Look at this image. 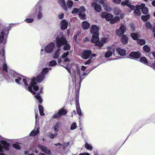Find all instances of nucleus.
<instances>
[{
  "instance_id": "obj_2",
  "label": "nucleus",
  "mask_w": 155,
  "mask_h": 155,
  "mask_svg": "<svg viewBox=\"0 0 155 155\" xmlns=\"http://www.w3.org/2000/svg\"><path fill=\"white\" fill-rule=\"evenodd\" d=\"M121 4L123 5H126L132 10H134V13L138 16H140L141 15L140 10H141L143 13L147 14L148 12V9L145 6L144 3L141 4L140 5H137L135 6L131 5L129 0H125L121 2Z\"/></svg>"
},
{
  "instance_id": "obj_36",
  "label": "nucleus",
  "mask_w": 155,
  "mask_h": 155,
  "mask_svg": "<svg viewBox=\"0 0 155 155\" xmlns=\"http://www.w3.org/2000/svg\"><path fill=\"white\" fill-rule=\"evenodd\" d=\"M51 68H44L42 70V71L41 73V74H43V75H44V76H45V74H47L49 70H51Z\"/></svg>"
},
{
  "instance_id": "obj_3",
  "label": "nucleus",
  "mask_w": 155,
  "mask_h": 155,
  "mask_svg": "<svg viewBox=\"0 0 155 155\" xmlns=\"http://www.w3.org/2000/svg\"><path fill=\"white\" fill-rule=\"evenodd\" d=\"M67 43V41L63 36H58L56 39V44L57 47L59 48L63 45H64L63 49L65 50H69L70 48V46Z\"/></svg>"
},
{
  "instance_id": "obj_10",
  "label": "nucleus",
  "mask_w": 155,
  "mask_h": 155,
  "mask_svg": "<svg viewBox=\"0 0 155 155\" xmlns=\"http://www.w3.org/2000/svg\"><path fill=\"white\" fill-rule=\"evenodd\" d=\"M107 49L108 50L105 53V57L106 58H108L112 56L115 49L112 47H107Z\"/></svg>"
},
{
  "instance_id": "obj_54",
  "label": "nucleus",
  "mask_w": 155,
  "mask_h": 155,
  "mask_svg": "<svg viewBox=\"0 0 155 155\" xmlns=\"http://www.w3.org/2000/svg\"><path fill=\"white\" fill-rule=\"evenodd\" d=\"M149 64L151 67L155 69V61L154 62V63H152V64H150L149 63Z\"/></svg>"
},
{
  "instance_id": "obj_57",
  "label": "nucleus",
  "mask_w": 155,
  "mask_h": 155,
  "mask_svg": "<svg viewBox=\"0 0 155 155\" xmlns=\"http://www.w3.org/2000/svg\"><path fill=\"white\" fill-rule=\"evenodd\" d=\"M64 16V14L63 13H61V14H60L58 15V18L60 19H61Z\"/></svg>"
},
{
  "instance_id": "obj_28",
  "label": "nucleus",
  "mask_w": 155,
  "mask_h": 155,
  "mask_svg": "<svg viewBox=\"0 0 155 155\" xmlns=\"http://www.w3.org/2000/svg\"><path fill=\"white\" fill-rule=\"evenodd\" d=\"M82 27L83 29H88L90 27V24L87 21H84L82 24Z\"/></svg>"
},
{
  "instance_id": "obj_13",
  "label": "nucleus",
  "mask_w": 155,
  "mask_h": 155,
  "mask_svg": "<svg viewBox=\"0 0 155 155\" xmlns=\"http://www.w3.org/2000/svg\"><path fill=\"white\" fill-rule=\"evenodd\" d=\"M92 53L91 51L90 50L84 51L81 55V58L84 59H88Z\"/></svg>"
},
{
  "instance_id": "obj_37",
  "label": "nucleus",
  "mask_w": 155,
  "mask_h": 155,
  "mask_svg": "<svg viewBox=\"0 0 155 155\" xmlns=\"http://www.w3.org/2000/svg\"><path fill=\"white\" fill-rule=\"evenodd\" d=\"M140 62L144 64H146L148 63V61L145 57H141L140 59Z\"/></svg>"
},
{
  "instance_id": "obj_63",
  "label": "nucleus",
  "mask_w": 155,
  "mask_h": 155,
  "mask_svg": "<svg viewBox=\"0 0 155 155\" xmlns=\"http://www.w3.org/2000/svg\"><path fill=\"white\" fill-rule=\"evenodd\" d=\"M152 5L155 7V0L153 1L152 3Z\"/></svg>"
},
{
  "instance_id": "obj_48",
  "label": "nucleus",
  "mask_w": 155,
  "mask_h": 155,
  "mask_svg": "<svg viewBox=\"0 0 155 155\" xmlns=\"http://www.w3.org/2000/svg\"><path fill=\"white\" fill-rule=\"evenodd\" d=\"M13 147L19 150L21 148L20 146L17 144H14L13 145Z\"/></svg>"
},
{
  "instance_id": "obj_11",
  "label": "nucleus",
  "mask_w": 155,
  "mask_h": 155,
  "mask_svg": "<svg viewBox=\"0 0 155 155\" xmlns=\"http://www.w3.org/2000/svg\"><path fill=\"white\" fill-rule=\"evenodd\" d=\"M0 143L1 145H0V152L2 151L3 148L6 150H8V149L9 143L4 140L1 141Z\"/></svg>"
},
{
  "instance_id": "obj_55",
  "label": "nucleus",
  "mask_w": 155,
  "mask_h": 155,
  "mask_svg": "<svg viewBox=\"0 0 155 155\" xmlns=\"http://www.w3.org/2000/svg\"><path fill=\"white\" fill-rule=\"evenodd\" d=\"M91 59H89V60H87V61H86L85 63V65H86L87 64H90L91 62Z\"/></svg>"
},
{
  "instance_id": "obj_23",
  "label": "nucleus",
  "mask_w": 155,
  "mask_h": 155,
  "mask_svg": "<svg viewBox=\"0 0 155 155\" xmlns=\"http://www.w3.org/2000/svg\"><path fill=\"white\" fill-rule=\"evenodd\" d=\"M3 52H4V54L3 55V56L4 57V60L3 61V62L4 63L3 65H2V69L3 70L6 72L7 73L8 72V70H7V64L5 63V57L4 56V50H3Z\"/></svg>"
},
{
  "instance_id": "obj_61",
  "label": "nucleus",
  "mask_w": 155,
  "mask_h": 155,
  "mask_svg": "<svg viewBox=\"0 0 155 155\" xmlns=\"http://www.w3.org/2000/svg\"><path fill=\"white\" fill-rule=\"evenodd\" d=\"M86 67L85 66H82L81 67V70L83 71H85L86 70Z\"/></svg>"
},
{
  "instance_id": "obj_41",
  "label": "nucleus",
  "mask_w": 155,
  "mask_h": 155,
  "mask_svg": "<svg viewBox=\"0 0 155 155\" xmlns=\"http://www.w3.org/2000/svg\"><path fill=\"white\" fill-rule=\"evenodd\" d=\"M150 17V15H142L141 17V18L142 20L144 21H146L148 20V19H149Z\"/></svg>"
},
{
  "instance_id": "obj_38",
  "label": "nucleus",
  "mask_w": 155,
  "mask_h": 155,
  "mask_svg": "<svg viewBox=\"0 0 155 155\" xmlns=\"http://www.w3.org/2000/svg\"><path fill=\"white\" fill-rule=\"evenodd\" d=\"M85 147L87 149L90 150H91L93 149V147L91 145L88 143H85Z\"/></svg>"
},
{
  "instance_id": "obj_17",
  "label": "nucleus",
  "mask_w": 155,
  "mask_h": 155,
  "mask_svg": "<svg viewBox=\"0 0 155 155\" xmlns=\"http://www.w3.org/2000/svg\"><path fill=\"white\" fill-rule=\"evenodd\" d=\"M38 146L39 149H41V151L43 152H44V153L48 155L50 154V150L47 147L41 145H38Z\"/></svg>"
},
{
  "instance_id": "obj_32",
  "label": "nucleus",
  "mask_w": 155,
  "mask_h": 155,
  "mask_svg": "<svg viewBox=\"0 0 155 155\" xmlns=\"http://www.w3.org/2000/svg\"><path fill=\"white\" fill-rule=\"evenodd\" d=\"M120 18L117 17L116 16L114 18H112L110 21V23L111 24H114L117 21H119L120 20Z\"/></svg>"
},
{
  "instance_id": "obj_52",
  "label": "nucleus",
  "mask_w": 155,
  "mask_h": 155,
  "mask_svg": "<svg viewBox=\"0 0 155 155\" xmlns=\"http://www.w3.org/2000/svg\"><path fill=\"white\" fill-rule=\"evenodd\" d=\"M146 25L147 28H150L151 27V24L149 22H147L146 23Z\"/></svg>"
},
{
  "instance_id": "obj_30",
  "label": "nucleus",
  "mask_w": 155,
  "mask_h": 155,
  "mask_svg": "<svg viewBox=\"0 0 155 155\" xmlns=\"http://www.w3.org/2000/svg\"><path fill=\"white\" fill-rule=\"evenodd\" d=\"M61 51V49L60 48H58L57 50L55 52L53 56V58H54L57 59L58 58L60 55L59 52Z\"/></svg>"
},
{
  "instance_id": "obj_16",
  "label": "nucleus",
  "mask_w": 155,
  "mask_h": 155,
  "mask_svg": "<svg viewBox=\"0 0 155 155\" xmlns=\"http://www.w3.org/2000/svg\"><path fill=\"white\" fill-rule=\"evenodd\" d=\"M67 111L64 109H61L58 112L55 114H54L53 117L54 118L56 119L60 117L62 115H64L67 114Z\"/></svg>"
},
{
  "instance_id": "obj_47",
  "label": "nucleus",
  "mask_w": 155,
  "mask_h": 155,
  "mask_svg": "<svg viewBox=\"0 0 155 155\" xmlns=\"http://www.w3.org/2000/svg\"><path fill=\"white\" fill-rule=\"evenodd\" d=\"M58 134L57 133H55L54 134H49V136L51 138L53 139L56 137Z\"/></svg>"
},
{
  "instance_id": "obj_43",
  "label": "nucleus",
  "mask_w": 155,
  "mask_h": 155,
  "mask_svg": "<svg viewBox=\"0 0 155 155\" xmlns=\"http://www.w3.org/2000/svg\"><path fill=\"white\" fill-rule=\"evenodd\" d=\"M77 127V124L75 122L73 123L71 125L70 129L71 130H73Z\"/></svg>"
},
{
  "instance_id": "obj_59",
  "label": "nucleus",
  "mask_w": 155,
  "mask_h": 155,
  "mask_svg": "<svg viewBox=\"0 0 155 155\" xmlns=\"http://www.w3.org/2000/svg\"><path fill=\"white\" fill-rule=\"evenodd\" d=\"M99 3L100 4L103 5L105 4H104V1L103 0H99Z\"/></svg>"
},
{
  "instance_id": "obj_39",
  "label": "nucleus",
  "mask_w": 155,
  "mask_h": 155,
  "mask_svg": "<svg viewBox=\"0 0 155 155\" xmlns=\"http://www.w3.org/2000/svg\"><path fill=\"white\" fill-rule=\"evenodd\" d=\"M103 7L108 12H110L112 10L111 8L108 6L107 4L104 5Z\"/></svg>"
},
{
  "instance_id": "obj_26",
  "label": "nucleus",
  "mask_w": 155,
  "mask_h": 155,
  "mask_svg": "<svg viewBox=\"0 0 155 155\" xmlns=\"http://www.w3.org/2000/svg\"><path fill=\"white\" fill-rule=\"evenodd\" d=\"M45 76L44 75H43L41 74L38 76L36 78V81L38 82H40L42 81L45 78Z\"/></svg>"
},
{
  "instance_id": "obj_46",
  "label": "nucleus",
  "mask_w": 155,
  "mask_h": 155,
  "mask_svg": "<svg viewBox=\"0 0 155 155\" xmlns=\"http://www.w3.org/2000/svg\"><path fill=\"white\" fill-rule=\"evenodd\" d=\"M25 21L27 23H30L32 22L34 19L33 18H26L25 19Z\"/></svg>"
},
{
  "instance_id": "obj_60",
  "label": "nucleus",
  "mask_w": 155,
  "mask_h": 155,
  "mask_svg": "<svg viewBox=\"0 0 155 155\" xmlns=\"http://www.w3.org/2000/svg\"><path fill=\"white\" fill-rule=\"evenodd\" d=\"M90 55L91 56V59H92L93 58L96 57V54H91Z\"/></svg>"
},
{
  "instance_id": "obj_44",
  "label": "nucleus",
  "mask_w": 155,
  "mask_h": 155,
  "mask_svg": "<svg viewBox=\"0 0 155 155\" xmlns=\"http://www.w3.org/2000/svg\"><path fill=\"white\" fill-rule=\"evenodd\" d=\"M36 98L38 100L39 103L41 104L42 102V100L41 99V97L40 96L39 94H38L35 96Z\"/></svg>"
},
{
  "instance_id": "obj_5",
  "label": "nucleus",
  "mask_w": 155,
  "mask_h": 155,
  "mask_svg": "<svg viewBox=\"0 0 155 155\" xmlns=\"http://www.w3.org/2000/svg\"><path fill=\"white\" fill-rule=\"evenodd\" d=\"M9 30L7 27L2 29L0 33V43L5 45L6 41Z\"/></svg>"
},
{
  "instance_id": "obj_24",
  "label": "nucleus",
  "mask_w": 155,
  "mask_h": 155,
  "mask_svg": "<svg viewBox=\"0 0 155 155\" xmlns=\"http://www.w3.org/2000/svg\"><path fill=\"white\" fill-rule=\"evenodd\" d=\"M61 28L64 30L67 28L68 23L65 20H63L61 21Z\"/></svg>"
},
{
  "instance_id": "obj_14",
  "label": "nucleus",
  "mask_w": 155,
  "mask_h": 155,
  "mask_svg": "<svg viewBox=\"0 0 155 155\" xmlns=\"http://www.w3.org/2000/svg\"><path fill=\"white\" fill-rule=\"evenodd\" d=\"M101 17L102 18H105L107 21H111V20L113 18V15L110 13H107L103 12L101 13Z\"/></svg>"
},
{
  "instance_id": "obj_64",
  "label": "nucleus",
  "mask_w": 155,
  "mask_h": 155,
  "mask_svg": "<svg viewBox=\"0 0 155 155\" xmlns=\"http://www.w3.org/2000/svg\"><path fill=\"white\" fill-rule=\"evenodd\" d=\"M58 63H60L61 62V58H59L58 59Z\"/></svg>"
},
{
  "instance_id": "obj_4",
  "label": "nucleus",
  "mask_w": 155,
  "mask_h": 155,
  "mask_svg": "<svg viewBox=\"0 0 155 155\" xmlns=\"http://www.w3.org/2000/svg\"><path fill=\"white\" fill-rule=\"evenodd\" d=\"M99 35H93L92 38L91 40L92 42L96 43L97 45L99 47H102L104 44L106 42H107L109 39L107 38L104 37L102 38L100 41L99 40Z\"/></svg>"
},
{
  "instance_id": "obj_40",
  "label": "nucleus",
  "mask_w": 155,
  "mask_h": 155,
  "mask_svg": "<svg viewBox=\"0 0 155 155\" xmlns=\"http://www.w3.org/2000/svg\"><path fill=\"white\" fill-rule=\"evenodd\" d=\"M137 43L142 45L145 44V41L144 39H137Z\"/></svg>"
},
{
  "instance_id": "obj_25",
  "label": "nucleus",
  "mask_w": 155,
  "mask_h": 155,
  "mask_svg": "<svg viewBox=\"0 0 155 155\" xmlns=\"http://www.w3.org/2000/svg\"><path fill=\"white\" fill-rule=\"evenodd\" d=\"M59 4L61 6L63 9L65 10H66L67 8L66 6L65 2L64 0H58Z\"/></svg>"
},
{
  "instance_id": "obj_21",
  "label": "nucleus",
  "mask_w": 155,
  "mask_h": 155,
  "mask_svg": "<svg viewBox=\"0 0 155 155\" xmlns=\"http://www.w3.org/2000/svg\"><path fill=\"white\" fill-rule=\"evenodd\" d=\"M91 6L94 7L95 10L98 12H100L101 10V6L96 3L93 2L91 4Z\"/></svg>"
},
{
  "instance_id": "obj_22",
  "label": "nucleus",
  "mask_w": 155,
  "mask_h": 155,
  "mask_svg": "<svg viewBox=\"0 0 155 155\" xmlns=\"http://www.w3.org/2000/svg\"><path fill=\"white\" fill-rule=\"evenodd\" d=\"M39 127H38L35 126L34 129L33 130L30 134L31 136H35L39 132Z\"/></svg>"
},
{
  "instance_id": "obj_19",
  "label": "nucleus",
  "mask_w": 155,
  "mask_h": 155,
  "mask_svg": "<svg viewBox=\"0 0 155 155\" xmlns=\"http://www.w3.org/2000/svg\"><path fill=\"white\" fill-rule=\"evenodd\" d=\"M70 61L68 58H65L64 60V64L66 65V66H63L68 71V72L70 73V71L69 69V67L70 66Z\"/></svg>"
},
{
  "instance_id": "obj_58",
  "label": "nucleus",
  "mask_w": 155,
  "mask_h": 155,
  "mask_svg": "<svg viewBox=\"0 0 155 155\" xmlns=\"http://www.w3.org/2000/svg\"><path fill=\"white\" fill-rule=\"evenodd\" d=\"M69 145V143H64L63 145V147H66L68 146Z\"/></svg>"
},
{
  "instance_id": "obj_15",
  "label": "nucleus",
  "mask_w": 155,
  "mask_h": 155,
  "mask_svg": "<svg viewBox=\"0 0 155 155\" xmlns=\"http://www.w3.org/2000/svg\"><path fill=\"white\" fill-rule=\"evenodd\" d=\"M85 11V9L84 6H81L79 8V16L81 19L84 20L86 19V15L84 13Z\"/></svg>"
},
{
  "instance_id": "obj_53",
  "label": "nucleus",
  "mask_w": 155,
  "mask_h": 155,
  "mask_svg": "<svg viewBox=\"0 0 155 155\" xmlns=\"http://www.w3.org/2000/svg\"><path fill=\"white\" fill-rule=\"evenodd\" d=\"M54 145L57 146H58L59 147H63V145L60 143H55L54 144Z\"/></svg>"
},
{
  "instance_id": "obj_20",
  "label": "nucleus",
  "mask_w": 155,
  "mask_h": 155,
  "mask_svg": "<svg viewBox=\"0 0 155 155\" xmlns=\"http://www.w3.org/2000/svg\"><path fill=\"white\" fill-rule=\"evenodd\" d=\"M141 55L139 51L131 52L129 54L131 57L136 59L139 58Z\"/></svg>"
},
{
  "instance_id": "obj_51",
  "label": "nucleus",
  "mask_w": 155,
  "mask_h": 155,
  "mask_svg": "<svg viewBox=\"0 0 155 155\" xmlns=\"http://www.w3.org/2000/svg\"><path fill=\"white\" fill-rule=\"evenodd\" d=\"M79 12V10L77 8H74L73 10L72 11V13L73 14L77 13Z\"/></svg>"
},
{
  "instance_id": "obj_33",
  "label": "nucleus",
  "mask_w": 155,
  "mask_h": 155,
  "mask_svg": "<svg viewBox=\"0 0 155 155\" xmlns=\"http://www.w3.org/2000/svg\"><path fill=\"white\" fill-rule=\"evenodd\" d=\"M59 126L60 124L59 122H57L54 126L53 128L55 132H57L58 131V129L59 127Z\"/></svg>"
},
{
  "instance_id": "obj_6",
  "label": "nucleus",
  "mask_w": 155,
  "mask_h": 155,
  "mask_svg": "<svg viewBox=\"0 0 155 155\" xmlns=\"http://www.w3.org/2000/svg\"><path fill=\"white\" fill-rule=\"evenodd\" d=\"M40 2H38L34 8L33 12L34 13L33 16H35L36 14L37 13V18L38 19H41L42 17V14L41 11L42 10V8L40 5Z\"/></svg>"
},
{
  "instance_id": "obj_12",
  "label": "nucleus",
  "mask_w": 155,
  "mask_h": 155,
  "mask_svg": "<svg viewBox=\"0 0 155 155\" xmlns=\"http://www.w3.org/2000/svg\"><path fill=\"white\" fill-rule=\"evenodd\" d=\"M99 28L95 25H92L90 28L91 33L93 34V35H99L98 31Z\"/></svg>"
},
{
  "instance_id": "obj_34",
  "label": "nucleus",
  "mask_w": 155,
  "mask_h": 155,
  "mask_svg": "<svg viewBox=\"0 0 155 155\" xmlns=\"http://www.w3.org/2000/svg\"><path fill=\"white\" fill-rule=\"evenodd\" d=\"M38 109L40 115L41 116H44L45 115V114L43 112L44 108L43 106L41 105H39L38 106Z\"/></svg>"
},
{
  "instance_id": "obj_18",
  "label": "nucleus",
  "mask_w": 155,
  "mask_h": 155,
  "mask_svg": "<svg viewBox=\"0 0 155 155\" xmlns=\"http://www.w3.org/2000/svg\"><path fill=\"white\" fill-rule=\"evenodd\" d=\"M76 98L75 104L77 113L79 115L81 116V113L79 106V97L78 95H76Z\"/></svg>"
},
{
  "instance_id": "obj_49",
  "label": "nucleus",
  "mask_w": 155,
  "mask_h": 155,
  "mask_svg": "<svg viewBox=\"0 0 155 155\" xmlns=\"http://www.w3.org/2000/svg\"><path fill=\"white\" fill-rule=\"evenodd\" d=\"M155 58V52H153L152 53H150L149 54V56L150 58L151 59H152V55Z\"/></svg>"
},
{
  "instance_id": "obj_42",
  "label": "nucleus",
  "mask_w": 155,
  "mask_h": 155,
  "mask_svg": "<svg viewBox=\"0 0 155 155\" xmlns=\"http://www.w3.org/2000/svg\"><path fill=\"white\" fill-rule=\"evenodd\" d=\"M57 64L56 61L55 60H52L49 62V65L50 66H53L56 65Z\"/></svg>"
},
{
  "instance_id": "obj_9",
  "label": "nucleus",
  "mask_w": 155,
  "mask_h": 155,
  "mask_svg": "<svg viewBox=\"0 0 155 155\" xmlns=\"http://www.w3.org/2000/svg\"><path fill=\"white\" fill-rule=\"evenodd\" d=\"M126 31V26L125 25H122L119 28L116 30V33L118 36H121L124 34Z\"/></svg>"
},
{
  "instance_id": "obj_62",
  "label": "nucleus",
  "mask_w": 155,
  "mask_h": 155,
  "mask_svg": "<svg viewBox=\"0 0 155 155\" xmlns=\"http://www.w3.org/2000/svg\"><path fill=\"white\" fill-rule=\"evenodd\" d=\"M89 41V39H88V38L87 37L85 38L83 40V41L84 42H86L87 41Z\"/></svg>"
},
{
  "instance_id": "obj_50",
  "label": "nucleus",
  "mask_w": 155,
  "mask_h": 155,
  "mask_svg": "<svg viewBox=\"0 0 155 155\" xmlns=\"http://www.w3.org/2000/svg\"><path fill=\"white\" fill-rule=\"evenodd\" d=\"M69 54V52L67 51L66 52L64 53L61 56V57L62 58H65Z\"/></svg>"
},
{
  "instance_id": "obj_27",
  "label": "nucleus",
  "mask_w": 155,
  "mask_h": 155,
  "mask_svg": "<svg viewBox=\"0 0 155 155\" xmlns=\"http://www.w3.org/2000/svg\"><path fill=\"white\" fill-rule=\"evenodd\" d=\"M117 51L118 54L122 56L126 54V51L120 48H118L117 49Z\"/></svg>"
},
{
  "instance_id": "obj_7",
  "label": "nucleus",
  "mask_w": 155,
  "mask_h": 155,
  "mask_svg": "<svg viewBox=\"0 0 155 155\" xmlns=\"http://www.w3.org/2000/svg\"><path fill=\"white\" fill-rule=\"evenodd\" d=\"M71 74L73 79H74L75 81H76V79H78L79 78H80V81H81L85 77L84 76L87 75V74H86L84 73H83L82 76H81L80 74V70L79 69H77L74 73Z\"/></svg>"
},
{
  "instance_id": "obj_8",
  "label": "nucleus",
  "mask_w": 155,
  "mask_h": 155,
  "mask_svg": "<svg viewBox=\"0 0 155 155\" xmlns=\"http://www.w3.org/2000/svg\"><path fill=\"white\" fill-rule=\"evenodd\" d=\"M54 46L55 45L54 43H50L45 47V51L47 53H51L53 51Z\"/></svg>"
},
{
  "instance_id": "obj_45",
  "label": "nucleus",
  "mask_w": 155,
  "mask_h": 155,
  "mask_svg": "<svg viewBox=\"0 0 155 155\" xmlns=\"http://www.w3.org/2000/svg\"><path fill=\"white\" fill-rule=\"evenodd\" d=\"M67 6L68 8H70L72 7L73 3L71 1H69L67 2Z\"/></svg>"
},
{
  "instance_id": "obj_29",
  "label": "nucleus",
  "mask_w": 155,
  "mask_h": 155,
  "mask_svg": "<svg viewBox=\"0 0 155 155\" xmlns=\"http://www.w3.org/2000/svg\"><path fill=\"white\" fill-rule=\"evenodd\" d=\"M128 38L125 35H124L121 38V42L124 44H126L128 42Z\"/></svg>"
},
{
  "instance_id": "obj_1",
  "label": "nucleus",
  "mask_w": 155,
  "mask_h": 155,
  "mask_svg": "<svg viewBox=\"0 0 155 155\" xmlns=\"http://www.w3.org/2000/svg\"><path fill=\"white\" fill-rule=\"evenodd\" d=\"M8 75L11 79H14L15 82L18 84H24L25 89L33 94H34L36 93L33 91L32 88L35 91L38 90L39 88L37 86L35 78L31 80L12 71H11V74Z\"/></svg>"
},
{
  "instance_id": "obj_56",
  "label": "nucleus",
  "mask_w": 155,
  "mask_h": 155,
  "mask_svg": "<svg viewBox=\"0 0 155 155\" xmlns=\"http://www.w3.org/2000/svg\"><path fill=\"white\" fill-rule=\"evenodd\" d=\"M113 2L116 4H119L121 2V0H113Z\"/></svg>"
},
{
  "instance_id": "obj_31",
  "label": "nucleus",
  "mask_w": 155,
  "mask_h": 155,
  "mask_svg": "<svg viewBox=\"0 0 155 155\" xmlns=\"http://www.w3.org/2000/svg\"><path fill=\"white\" fill-rule=\"evenodd\" d=\"M143 49L146 53H149L150 51V47L147 45H145L143 46Z\"/></svg>"
},
{
  "instance_id": "obj_35",
  "label": "nucleus",
  "mask_w": 155,
  "mask_h": 155,
  "mask_svg": "<svg viewBox=\"0 0 155 155\" xmlns=\"http://www.w3.org/2000/svg\"><path fill=\"white\" fill-rule=\"evenodd\" d=\"M130 36L134 40H137L138 37H140L139 35L136 33H132L131 34Z\"/></svg>"
}]
</instances>
